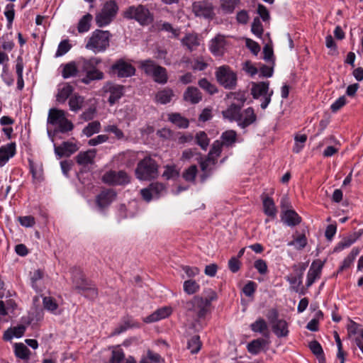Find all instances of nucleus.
I'll list each match as a JSON object with an SVG mask.
<instances>
[{"label": "nucleus", "instance_id": "nucleus-36", "mask_svg": "<svg viewBox=\"0 0 363 363\" xmlns=\"http://www.w3.org/2000/svg\"><path fill=\"white\" fill-rule=\"evenodd\" d=\"M26 327L24 325H18L16 327L8 329L4 334L5 340H11L13 337H21L23 335Z\"/></svg>", "mask_w": 363, "mask_h": 363}, {"label": "nucleus", "instance_id": "nucleus-44", "mask_svg": "<svg viewBox=\"0 0 363 363\" xmlns=\"http://www.w3.org/2000/svg\"><path fill=\"white\" fill-rule=\"evenodd\" d=\"M73 91V88L71 85L66 84L61 89L58 90L57 94V101L60 103H65V101L70 96Z\"/></svg>", "mask_w": 363, "mask_h": 363}, {"label": "nucleus", "instance_id": "nucleus-34", "mask_svg": "<svg viewBox=\"0 0 363 363\" xmlns=\"http://www.w3.org/2000/svg\"><path fill=\"white\" fill-rule=\"evenodd\" d=\"M66 116V113L63 110L57 108H50L48 116V123L52 125H57Z\"/></svg>", "mask_w": 363, "mask_h": 363}, {"label": "nucleus", "instance_id": "nucleus-61", "mask_svg": "<svg viewBox=\"0 0 363 363\" xmlns=\"http://www.w3.org/2000/svg\"><path fill=\"white\" fill-rule=\"evenodd\" d=\"M158 30L170 32L174 37L178 38L180 34V30L179 28H174L168 22L160 23L157 24Z\"/></svg>", "mask_w": 363, "mask_h": 363}, {"label": "nucleus", "instance_id": "nucleus-9", "mask_svg": "<svg viewBox=\"0 0 363 363\" xmlns=\"http://www.w3.org/2000/svg\"><path fill=\"white\" fill-rule=\"evenodd\" d=\"M101 180L104 183L108 185L120 186L129 184L130 177L123 170L118 172L109 170L102 176Z\"/></svg>", "mask_w": 363, "mask_h": 363}, {"label": "nucleus", "instance_id": "nucleus-25", "mask_svg": "<svg viewBox=\"0 0 363 363\" xmlns=\"http://www.w3.org/2000/svg\"><path fill=\"white\" fill-rule=\"evenodd\" d=\"M138 67L147 76L152 77L157 68L160 67V65H157L154 60L147 59L145 60H140L138 62Z\"/></svg>", "mask_w": 363, "mask_h": 363}, {"label": "nucleus", "instance_id": "nucleus-40", "mask_svg": "<svg viewBox=\"0 0 363 363\" xmlns=\"http://www.w3.org/2000/svg\"><path fill=\"white\" fill-rule=\"evenodd\" d=\"M168 119L180 128H186L189 124L187 118L177 113H169L168 115Z\"/></svg>", "mask_w": 363, "mask_h": 363}, {"label": "nucleus", "instance_id": "nucleus-13", "mask_svg": "<svg viewBox=\"0 0 363 363\" xmlns=\"http://www.w3.org/2000/svg\"><path fill=\"white\" fill-rule=\"evenodd\" d=\"M104 91L109 93L110 96L108 101L110 105L115 104L123 95L124 86L121 84H116L111 82H108L104 87Z\"/></svg>", "mask_w": 363, "mask_h": 363}, {"label": "nucleus", "instance_id": "nucleus-12", "mask_svg": "<svg viewBox=\"0 0 363 363\" xmlns=\"http://www.w3.org/2000/svg\"><path fill=\"white\" fill-rule=\"evenodd\" d=\"M257 120V116L252 107H248L240 111L238 120L237 121L238 125L244 129L247 127L255 123Z\"/></svg>", "mask_w": 363, "mask_h": 363}, {"label": "nucleus", "instance_id": "nucleus-17", "mask_svg": "<svg viewBox=\"0 0 363 363\" xmlns=\"http://www.w3.org/2000/svg\"><path fill=\"white\" fill-rule=\"evenodd\" d=\"M116 197V193L113 189H106L102 191L96 199L97 206L100 208H104L108 206Z\"/></svg>", "mask_w": 363, "mask_h": 363}, {"label": "nucleus", "instance_id": "nucleus-46", "mask_svg": "<svg viewBox=\"0 0 363 363\" xmlns=\"http://www.w3.org/2000/svg\"><path fill=\"white\" fill-rule=\"evenodd\" d=\"M221 139L223 145L232 146L236 142L237 133L233 130H226L222 133Z\"/></svg>", "mask_w": 363, "mask_h": 363}, {"label": "nucleus", "instance_id": "nucleus-64", "mask_svg": "<svg viewBox=\"0 0 363 363\" xmlns=\"http://www.w3.org/2000/svg\"><path fill=\"white\" fill-rule=\"evenodd\" d=\"M356 240L357 238L354 235L345 238L337 244L335 250L341 251L345 248H347L351 246L356 241Z\"/></svg>", "mask_w": 363, "mask_h": 363}, {"label": "nucleus", "instance_id": "nucleus-11", "mask_svg": "<svg viewBox=\"0 0 363 363\" xmlns=\"http://www.w3.org/2000/svg\"><path fill=\"white\" fill-rule=\"evenodd\" d=\"M113 72L117 74L118 77H130L135 75V68L124 59H119L111 66Z\"/></svg>", "mask_w": 363, "mask_h": 363}, {"label": "nucleus", "instance_id": "nucleus-33", "mask_svg": "<svg viewBox=\"0 0 363 363\" xmlns=\"http://www.w3.org/2000/svg\"><path fill=\"white\" fill-rule=\"evenodd\" d=\"M272 328L274 333L278 337H286L289 335L288 323L284 319H280L272 324Z\"/></svg>", "mask_w": 363, "mask_h": 363}, {"label": "nucleus", "instance_id": "nucleus-15", "mask_svg": "<svg viewBox=\"0 0 363 363\" xmlns=\"http://www.w3.org/2000/svg\"><path fill=\"white\" fill-rule=\"evenodd\" d=\"M182 45L189 52H193L200 46L201 38L196 33H187L181 39Z\"/></svg>", "mask_w": 363, "mask_h": 363}, {"label": "nucleus", "instance_id": "nucleus-56", "mask_svg": "<svg viewBox=\"0 0 363 363\" xmlns=\"http://www.w3.org/2000/svg\"><path fill=\"white\" fill-rule=\"evenodd\" d=\"M74 129V124L72 122L67 118L65 116L64 119L57 125V128L54 130L55 133L60 132L65 133L72 131Z\"/></svg>", "mask_w": 363, "mask_h": 363}, {"label": "nucleus", "instance_id": "nucleus-8", "mask_svg": "<svg viewBox=\"0 0 363 363\" xmlns=\"http://www.w3.org/2000/svg\"><path fill=\"white\" fill-rule=\"evenodd\" d=\"M216 77L218 82L225 89H233L237 85V74L228 65H223L217 68Z\"/></svg>", "mask_w": 363, "mask_h": 363}, {"label": "nucleus", "instance_id": "nucleus-23", "mask_svg": "<svg viewBox=\"0 0 363 363\" xmlns=\"http://www.w3.org/2000/svg\"><path fill=\"white\" fill-rule=\"evenodd\" d=\"M16 153V144L11 143L0 147V166H4Z\"/></svg>", "mask_w": 363, "mask_h": 363}, {"label": "nucleus", "instance_id": "nucleus-60", "mask_svg": "<svg viewBox=\"0 0 363 363\" xmlns=\"http://www.w3.org/2000/svg\"><path fill=\"white\" fill-rule=\"evenodd\" d=\"M43 277L44 272L41 269H36L30 274L31 285L35 290H38V281L42 280Z\"/></svg>", "mask_w": 363, "mask_h": 363}, {"label": "nucleus", "instance_id": "nucleus-62", "mask_svg": "<svg viewBox=\"0 0 363 363\" xmlns=\"http://www.w3.org/2000/svg\"><path fill=\"white\" fill-rule=\"evenodd\" d=\"M72 48L68 40H62L58 45L57 50L55 53V57H59L66 54Z\"/></svg>", "mask_w": 363, "mask_h": 363}, {"label": "nucleus", "instance_id": "nucleus-55", "mask_svg": "<svg viewBox=\"0 0 363 363\" xmlns=\"http://www.w3.org/2000/svg\"><path fill=\"white\" fill-rule=\"evenodd\" d=\"M196 142L198 145L203 150H206L209 145L210 140L204 131H199L195 136Z\"/></svg>", "mask_w": 363, "mask_h": 363}, {"label": "nucleus", "instance_id": "nucleus-1", "mask_svg": "<svg viewBox=\"0 0 363 363\" xmlns=\"http://www.w3.org/2000/svg\"><path fill=\"white\" fill-rule=\"evenodd\" d=\"M217 299L216 293L212 289L204 291L203 295L195 296L184 304L187 315L195 319L192 327L196 330L202 329L200 321L211 313V303Z\"/></svg>", "mask_w": 363, "mask_h": 363}, {"label": "nucleus", "instance_id": "nucleus-50", "mask_svg": "<svg viewBox=\"0 0 363 363\" xmlns=\"http://www.w3.org/2000/svg\"><path fill=\"white\" fill-rule=\"evenodd\" d=\"M164 171L162 173V177L169 180L179 177V171L177 169L175 164H167L164 167Z\"/></svg>", "mask_w": 363, "mask_h": 363}, {"label": "nucleus", "instance_id": "nucleus-6", "mask_svg": "<svg viewBox=\"0 0 363 363\" xmlns=\"http://www.w3.org/2000/svg\"><path fill=\"white\" fill-rule=\"evenodd\" d=\"M274 91L269 88V82H252L251 94L253 99L259 100L262 109L270 104Z\"/></svg>", "mask_w": 363, "mask_h": 363}, {"label": "nucleus", "instance_id": "nucleus-35", "mask_svg": "<svg viewBox=\"0 0 363 363\" xmlns=\"http://www.w3.org/2000/svg\"><path fill=\"white\" fill-rule=\"evenodd\" d=\"M43 305L45 310L54 315H60L62 313V311L59 309L57 302L52 296H44L43 298Z\"/></svg>", "mask_w": 363, "mask_h": 363}, {"label": "nucleus", "instance_id": "nucleus-24", "mask_svg": "<svg viewBox=\"0 0 363 363\" xmlns=\"http://www.w3.org/2000/svg\"><path fill=\"white\" fill-rule=\"evenodd\" d=\"M138 67L147 76L152 77L157 68L160 67V65H157L154 60L147 59L145 60H140L138 62Z\"/></svg>", "mask_w": 363, "mask_h": 363}, {"label": "nucleus", "instance_id": "nucleus-14", "mask_svg": "<svg viewBox=\"0 0 363 363\" xmlns=\"http://www.w3.org/2000/svg\"><path fill=\"white\" fill-rule=\"evenodd\" d=\"M79 149L77 143L65 141L60 145L54 146L55 153L59 157H69Z\"/></svg>", "mask_w": 363, "mask_h": 363}, {"label": "nucleus", "instance_id": "nucleus-47", "mask_svg": "<svg viewBox=\"0 0 363 363\" xmlns=\"http://www.w3.org/2000/svg\"><path fill=\"white\" fill-rule=\"evenodd\" d=\"M14 352L16 356L22 359H28L30 357V352L23 343H16L14 345Z\"/></svg>", "mask_w": 363, "mask_h": 363}, {"label": "nucleus", "instance_id": "nucleus-54", "mask_svg": "<svg viewBox=\"0 0 363 363\" xmlns=\"http://www.w3.org/2000/svg\"><path fill=\"white\" fill-rule=\"evenodd\" d=\"M201 345L200 337L199 335H194L188 341L187 347L191 351V354H196L201 350Z\"/></svg>", "mask_w": 363, "mask_h": 363}, {"label": "nucleus", "instance_id": "nucleus-58", "mask_svg": "<svg viewBox=\"0 0 363 363\" xmlns=\"http://www.w3.org/2000/svg\"><path fill=\"white\" fill-rule=\"evenodd\" d=\"M198 172L197 167L194 164L185 169L182 174V177L185 181L194 182L195 181Z\"/></svg>", "mask_w": 363, "mask_h": 363}, {"label": "nucleus", "instance_id": "nucleus-19", "mask_svg": "<svg viewBox=\"0 0 363 363\" xmlns=\"http://www.w3.org/2000/svg\"><path fill=\"white\" fill-rule=\"evenodd\" d=\"M96 156L95 149L82 151L76 156L75 160L78 164L86 167L89 164H93Z\"/></svg>", "mask_w": 363, "mask_h": 363}, {"label": "nucleus", "instance_id": "nucleus-29", "mask_svg": "<svg viewBox=\"0 0 363 363\" xmlns=\"http://www.w3.org/2000/svg\"><path fill=\"white\" fill-rule=\"evenodd\" d=\"M184 99L192 104L199 103L202 99L201 91L194 86H189L184 93Z\"/></svg>", "mask_w": 363, "mask_h": 363}, {"label": "nucleus", "instance_id": "nucleus-42", "mask_svg": "<svg viewBox=\"0 0 363 363\" xmlns=\"http://www.w3.org/2000/svg\"><path fill=\"white\" fill-rule=\"evenodd\" d=\"M43 318V313L42 310L35 309V311L29 312L27 316H23L22 320L27 325L32 323H36Z\"/></svg>", "mask_w": 363, "mask_h": 363}, {"label": "nucleus", "instance_id": "nucleus-31", "mask_svg": "<svg viewBox=\"0 0 363 363\" xmlns=\"http://www.w3.org/2000/svg\"><path fill=\"white\" fill-rule=\"evenodd\" d=\"M28 162L33 183H40L43 180V169L42 164L35 163L31 160H29Z\"/></svg>", "mask_w": 363, "mask_h": 363}, {"label": "nucleus", "instance_id": "nucleus-57", "mask_svg": "<svg viewBox=\"0 0 363 363\" xmlns=\"http://www.w3.org/2000/svg\"><path fill=\"white\" fill-rule=\"evenodd\" d=\"M199 284L193 279H189L184 282V291L189 295L196 293L199 290Z\"/></svg>", "mask_w": 363, "mask_h": 363}, {"label": "nucleus", "instance_id": "nucleus-5", "mask_svg": "<svg viewBox=\"0 0 363 363\" xmlns=\"http://www.w3.org/2000/svg\"><path fill=\"white\" fill-rule=\"evenodd\" d=\"M112 35L108 30H96L88 39L86 48L94 53L104 52L110 45Z\"/></svg>", "mask_w": 363, "mask_h": 363}, {"label": "nucleus", "instance_id": "nucleus-30", "mask_svg": "<svg viewBox=\"0 0 363 363\" xmlns=\"http://www.w3.org/2000/svg\"><path fill=\"white\" fill-rule=\"evenodd\" d=\"M174 96V91L170 88L166 87L157 92L155 101L157 104H166L169 103Z\"/></svg>", "mask_w": 363, "mask_h": 363}, {"label": "nucleus", "instance_id": "nucleus-63", "mask_svg": "<svg viewBox=\"0 0 363 363\" xmlns=\"http://www.w3.org/2000/svg\"><path fill=\"white\" fill-rule=\"evenodd\" d=\"M227 96L229 99L236 100L238 102V104H236L237 106H240L242 108L247 100L245 92L244 91L230 92Z\"/></svg>", "mask_w": 363, "mask_h": 363}, {"label": "nucleus", "instance_id": "nucleus-41", "mask_svg": "<svg viewBox=\"0 0 363 363\" xmlns=\"http://www.w3.org/2000/svg\"><path fill=\"white\" fill-rule=\"evenodd\" d=\"M93 16L90 13L83 16L77 24V30L79 33H86L89 30Z\"/></svg>", "mask_w": 363, "mask_h": 363}, {"label": "nucleus", "instance_id": "nucleus-20", "mask_svg": "<svg viewBox=\"0 0 363 363\" xmlns=\"http://www.w3.org/2000/svg\"><path fill=\"white\" fill-rule=\"evenodd\" d=\"M72 277L75 289L82 291L87 289L89 282L85 279L83 272L79 269H72Z\"/></svg>", "mask_w": 363, "mask_h": 363}, {"label": "nucleus", "instance_id": "nucleus-26", "mask_svg": "<svg viewBox=\"0 0 363 363\" xmlns=\"http://www.w3.org/2000/svg\"><path fill=\"white\" fill-rule=\"evenodd\" d=\"M138 67L147 76L152 77L157 68L160 67V65H157L154 60L147 59L145 60H140L138 62Z\"/></svg>", "mask_w": 363, "mask_h": 363}, {"label": "nucleus", "instance_id": "nucleus-7", "mask_svg": "<svg viewBox=\"0 0 363 363\" xmlns=\"http://www.w3.org/2000/svg\"><path fill=\"white\" fill-rule=\"evenodd\" d=\"M118 11V6L113 0L106 1L100 12L95 17L96 23L99 27H104L110 24Z\"/></svg>", "mask_w": 363, "mask_h": 363}, {"label": "nucleus", "instance_id": "nucleus-4", "mask_svg": "<svg viewBox=\"0 0 363 363\" xmlns=\"http://www.w3.org/2000/svg\"><path fill=\"white\" fill-rule=\"evenodd\" d=\"M123 18L135 20L141 26H148L153 22V14L146 6L139 4L128 7L123 13Z\"/></svg>", "mask_w": 363, "mask_h": 363}, {"label": "nucleus", "instance_id": "nucleus-28", "mask_svg": "<svg viewBox=\"0 0 363 363\" xmlns=\"http://www.w3.org/2000/svg\"><path fill=\"white\" fill-rule=\"evenodd\" d=\"M267 338H257L249 342L247 345L248 352L252 354H257L261 350L269 344Z\"/></svg>", "mask_w": 363, "mask_h": 363}, {"label": "nucleus", "instance_id": "nucleus-21", "mask_svg": "<svg viewBox=\"0 0 363 363\" xmlns=\"http://www.w3.org/2000/svg\"><path fill=\"white\" fill-rule=\"evenodd\" d=\"M172 311L170 307H162L157 309L151 315L144 318L143 321L147 323H150L166 318L170 315Z\"/></svg>", "mask_w": 363, "mask_h": 363}, {"label": "nucleus", "instance_id": "nucleus-48", "mask_svg": "<svg viewBox=\"0 0 363 363\" xmlns=\"http://www.w3.org/2000/svg\"><path fill=\"white\" fill-rule=\"evenodd\" d=\"M153 80L158 84H164L168 81V74L166 68L160 66L157 71L151 77Z\"/></svg>", "mask_w": 363, "mask_h": 363}, {"label": "nucleus", "instance_id": "nucleus-37", "mask_svg": "<svg viewBox=\"0 0 363 363\" xmlns=\"http://www.w3.org/2000/svg\"><path fill=\"white\" fill-rule=\"evenodd\" d=\"M293 240L288 242V246H294L297 250H301L306 246L307 238L304 234H298V232H296L293 235Z\"/></svg>", "mask_w": 363, "mask_h": 363}, {"label": "nucleus", "instance_id": "nucleus-51", "mask_svg": "<svg viewBox=\"0 0 363 363\" xmlns=\"http://www.w3.org/2000/svg\"><path fill=\"white\" fill-rule=\"evenodd\" d=\"M100 129V123L97 121H94L88 123V125L82 130V133L86 137H91L94 134L99 133Z\"/></svg>", "mask_w": 363, "mask_h": 363}, {"label": "nucleus", "instance_id": "nucleus-18", "mask_svg": "<svg viewBox=\"0 0 363 363\" xmlns=\"http://www.w3.org/2000/svg\"><path fill=\"white\" fill-rule=\"evenodd\" d=\"M323 264L320 260L313 262L307 274L306 286L310 287L320 277Z\"/></svg>", "mask_w": 363, "mask_h": 363}, {"label": "nucleus", "instance_id": "nucleus-3", "mask_svg": "<svg viewBox=\"0 0 363 363\" xmlns=\"http://www.w3.org/2000/svg\"><path fill=\"white\" fill-rule=\"evenodd\" d=\"M158 169L157 162L151 157L147 156L138 163L135 170V177L139 180L150 181L157 177Z\"/></svg>", "mask_w": 363, "mask_h": 363}, {"label": "nucleus", "instance_id": "nucleus-49", "mask_svg": "<svg viewBox=\"0 0 363 363\" xmlns=\"http://www.w3.org/2000/svg\"><path fill=\"white\" fill-rule=\"evenodd\" d=\"M125 360V354L120 346L113 347L111 357L108 363H122Z\"/></svg>", "mask_w": 363, "mask_h": 363}, {"label": "nucleus", "instance_id": "nucleus-59", "mask_svg": "<svg viewBox=\"0 0 363 363\" xmlns=\"http://www.w3.org/2000/svg\"><path fill=\"white\" fill-rule=\"evenodd\" d=\"M199 85L210 94H213L218 91L216 86L206 78L200 79L199 81Z\"/></svg>", "mask_w": 363, "mask_h": 363}, {"label": "nucleus", "instance_id": "nucleus-32", "mask_svg": "<svg viewBox=\"0 0 363 363\" xmlns=\"http://www.w3.org/2000/svg\"><path fill=\"white\" fill-rule=\"evenodd\" d=\"M242 107L236 104H231L225 111H222L223 116L230 121L237 122L240 116Z\"/></svg>", "mask_w": 363, "mask_h": 363}, {"label": "nucleus", "instance_id": "nucleus-53", "mask_svg": "<svg viewBox=\"0 0 363 363\" xmlns=\"http://www.w3.org/2000/svg\"><path fill=\"white\" fill-rule=\"evenodd\" d=\"M83 103V97L77 95H73L69 98V106L71 111L76 112L82 108Z\"/></svg>", "mask_w": 363, "mask_h": 363}, {"label": "nucleus", "instance_id": "nucleus-2", "mask_svg": "<svg viewBox=\"0 0 363 363\" xmlns=\"http://www.w3.org/2000/svg\"><path fill=\"white\" fill-rule=\"evenodd\" d=\"M101 62L99 57H91L82 59L78 62L79 70L86 74L82 82L86 84L94 80H101L104 77V74L97 69V65Z\"/></svg>", "mask_w": 363, "mask_h": 363}, {"label": "nucleus", "instance_id": "nucleus-27", "mask_svg": "<svg viewBox=\"0 0 363 363\" xmlns=\"http://www.w3.org/2000/svg\"><path fill=\"white\" fill-rule=\"evenodd\" d=\"M281 220L289 226H296L301 222V218L294 210H286L281 216Z\"/></svg>", "mask_w": 363, "mask_h": 363}, {"label": "nucleus", "instance_id": "nucleus-38", "mask_svg": "<svg viewBox=\"0 0 363 363\" xmlns=\"http://www.w3.org/2000/svg\"><path fill=\"white\" fill-rule=\"evenodd\" d=\"M263 208L264 213L271 217L275 218L277 213V210L275 203L272 198L266 196L263 199Z\"/></svg>", "mask_w": 363, "mask_h": 363}, {"label": "nucleus", "instance_id": "nucleus-52", "mask_svg": "<svg viewBox=\"0 0 363 363\" xmlns=\"http://www.w3.org/2000/svg\"><path fill=\"white\" fill-rule=\"evenodd\" d=\"M220 8L226 13H231L240 3V0H220Z\"/></svg>", "mask_w": 363, "mask_h": 363}, {"label": "nucleus", "instance_id": "nucleus-43", "mask_svg": "<svg viewBox=\"0 0 363 363\" xmlns=\"http://www.w3.org/2000/svg\"><path fill=\"white\" fill-rule=\"evenodd\" d=\"M359 250L358 248H353L350 254L345 258L342 264L340 265L338 272L344 271L350 267L356 257L359 255Z\"/></svg>", "mask_w": 363, "mask_h": 363}, {"label": "nucleus", "instance_id": "nucleus-22", "mask_svg": "<svg viewBox=\"0 0 363 363\" xmlns=\"http://www.w3.org/2000/svg\"><path fill=\"white\" fill-rule=\"evenodd\" d=\"M250 327L254 333L262 334L264 338H269L270 331L268 324L264 318H258Z\"/></svg>", "mask_w": 363, "mask_h": 363}, {"label": "nucleus", "instance_id": "nucleus-10", "mask_svg": "<svg viewBox=\"0 0 363 363\" xmlns=\"http://www.w3.org/2000/svg\"><path fill=\"white\" fill-rule=\"evenodd\" d=\"M192 11L196 16L213 19L215 16L213 4L208 1H198L192 4Z\"/></svg>", "mask_w": 363, "mask_h": 363}, {"label": "nucleus", "instance_id": "nucleus-16", "mask_svg": "<svg viewBox=\"0 0 363 363\" xmlns=\"http://www.w3.org/2000/svg\"><path fill=\"white\" fill-rule=\"evenodd\" d=\"M226 41L225 36L218 34L210 42L209 50L215 56H222L224 53Z\"/></svg>", "mask_w": 363, "mask_h": 363}, {"label": "nucleus", "instance_id": "nucleus-39", "mask_svg": "<svg viewBox=\"0 0 363 363\" xmlns=\"http://www.w3.org/2000/svg\"><path fill=\"white\" fill-rule=\"evenodd\" d=\"M223 143L219 140L213 142L212 147L208 154V160H212V164H215L217 158L220 155L222 152Z\"/></svg>", "mask_w": 363, "mask_h": 363}, {"label": "nucleus", "instance_id": "nucleus-45", "mask_svg": "<svg viewBox=\"0 0 363 363\" xmlns=\"http://www.w3.org/2000/svg\"><path fill=\"white\" fill-rule=\"evenodd\" d=\"M78 72V67L74 62H70L63 65L62 76L67 79L75 76Z\"/></svg>", "mask_w": 363, "mask_h": 363}]
</instances>
